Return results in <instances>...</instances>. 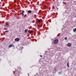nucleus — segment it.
<instances>
[{
	"mask_svg": "<svg viewBox=\"0 0 76 76\" xmlns=\"http://www.w3.org/2000/svg\"><path fill=\"white\" fill-rule=\"evenodd\" d=\"M59 40L58 39H55L53 41V43L54 44H57L58 42V41Z\"/></svg>",
	"mask_w": 76,
	"mask_h": 76,
	"instance_id": "1",
	"label": "nucleus"
},
{
	"mask_svg": "<svg viewBox=\"0 0 76 76\" xmlns=\"http://www.w3.org/2000/svg\"><path fill=\"white\" fill-rule=\"evenodd\" d=\"M19 73H20V72H19V70H18L16 72V75H17V76H19V75H18V74H19Z\"/></svg>",
	"mask_w": 76,
	"mask_h": 76,
	"instance_id": "2",
	"label": "nucleus"
},
{
	"mask_svg": "<svg viewBox=\"0 0 76 76\" xmlns=\"http://www.w3.org/2000/svg\"><path fill=\"white\" fill-rule=\"evenodd\" d=\"M15 41H19L20 40V39L19 38H17L15 39Z\"/></svg>",
	"mask_w": 76,
	"mask_h": 76,
	"instance_id": "3",
	"label": "nucleus"
},
{
	"mask_svg": "<svg viewBox=\"0 0 76 76\" xmlns=\"http://www.w3.org/2000/svg\"><path fill=\"white\" fill-rule=\"evenodd\" d=\"M67 46H68V47H71V43H69L67 44Z\"/></svg>",
	"mask_w": 76,
	"mask_h": 76,
	"instance_id": "4",
	"label": "nucleus"
},
{
	"mask_svg": "<svg viewBox=\"0 0 76 76\" xmlns=\"http://www.w3.org/2000/svg\"><path fill=\"white\" fill-rule=\"evenodd\" d=\"M13 44H11V45H10L9 46H8V48H10L11 47H14V45H13Z\"/></svg>",
	"mask_w": 76,
	"mask_h": 76,
	"instance_id": "5",
	"label": "nucleus"
},
{
	"mask_svg": "<svg viewBox=\"0 0 76 76\" xmlns=\"http://www.w3.org/2000/svg\"><path fill=\"white\" fill-rule=\"evenodd\" d=\"M25 13V11H23L22 12V16H23L24 14H23Z\"/></svg>",
	"mask_w": 76,
	"mask_h": 76,
	"instance_id": "6",
	"label": "nucleus"
},
{
	"mask_svg": "<svg viewBox=\"0 0 76 76\" xmlns=\"http://www.w3.org/2000/svg\"><path fill=\"white\" fill-rule=\"evenodd\" d=\"M28 13H31L32 11L30 10H29L28 11Z\"/></svg>",
	"mask_w": 76,
	"mask_h": 76,
	"instance_id": "7",
	"label": "nucleus"
},
{
	"mask_svg": "<svg viewBox=\"0 0 76 76\" xmlns=\"http://www.w3.org/2000/svg\"><path fill=\"white\" fill-rule=\"evenodd\" d=\"M67 66L68 67H69V63H67Z\"/></svg>",
	"mask_w": 76,
	"mask_h": 76,
	"instance_id": "8",
	"label": "nucleus"
},
{
	"mask_svg": "<svg viewBox=\"0 0 76 76\" xmlns=\"http://www.w3.org/2000/svg\"><path fill=\"white\" fill-rule=\"evenodd\" d=\"M73 31L74 32H76V28H74L73 29Z\"/></svg>",
	"mask_w": 76,
	"mask_h": 76,
	"instance_id": "9",
	"label": "nucleus"
},
{
	"mask_svg": "<svg viewBox=\"0 0 76 76\" xmlns=\"http://www.w3.org/2000/svg\"><path fill=\"white\" fill-rule=\"evenodd\" d=\"M28 31V29H26L25 30L24 32H26Z\"/></svg>",
	"mask_w": 76,
	"mask_h": 76,
	"instance_id": "10",
	"label": "nucleus"
},
{
	"mask_svg": "<svg viewBox=\"0 0 76 76\" xmlns=\"http://www.w3.org/2000/svg\"><path fill=\"white\" fill-rule=\"evenodd\" d=\"M38 23H40V22H41V20H38Z\"/></svg>",
	"mask_w": 76,
	"mask_h": 76,
	"instance_id": "11",
	"label": "nucleus"
},
{
	"mask_svg": "<svg viewBox=\"0 0 76 76\" xmlns=\"http://www.w3.org/2000/svg\"><path fill=\"white\" fill-rule=\"evenodd\" d=\"M56 69H57V68H56V67H54V71H56Z\"/></svg>",
	"mask_w": 76,
	"mask_h": 76,
	"instance_id": "12",
	"label": "nucleus"
},
{
	"mask_svg": "<svg viewBox=\"0 0 76 76\" xmlns=\"http://www.w3.org/2000/svg\"><path fill=\"white\" fill-rule=\"evenodd\" d=\"M32 31H31L30 32H29V34H32Z\"/></svg>",
	"mask_w": 76,
	"mask_h": 76,
	"instance_id": "13",
	"label": "nucleus"
},
{
	"mask_svg": "<svg viewBox=\"0 0 76 76\" xmlns=\"http://www.w3.org/2000/svg\"><path fill=\"white\" fill-rule=\"evenodd\" d=\"M37 25H36V24H35V28H37Z\"/></svg>",
	"mask_w": 76,
	"mask_h": 76,
	"instance_id": "14",
	"label": "nucleus"
},
{
	"mask_svg": "<svg viewBox=\"0 0 76 76\" xmlns=\"http://www.w3.org/2000/svg\"><path fill=\"white\" fill-rule=\"evenodd\" d=\"M65 39H67V37H65Z\"/></svg>",
	"mask_w": 76,
	"mask_h": 76,
	"instance_id": "15",
	"label": "nucleus"
},
{
	"mask_svg": "<svg viewBox=\"0 0 76 76\" xmlns=\"http://www.w3.org/2000/svg\"><path fill=\"white\" fill-rule=\"evenodd\" d=\"M5 32H8V31H6Z\"/></svg>",
	"mask_w": 76,
	"mask_h": 76,
	"instance_id": "16",
	"label": "nucleus"
},
{
	"mask_svg": "<svg viewBox=\"0 0 76 76\" xmlns=\"http://www.w3.org/2000/svg\"><path fill=\"white\" fill-rule=\"evenodd\" d=\"M40 56L41 57H42V55H40Z\"/></svg>",
	"mask_w": 76,
	"mask_h": 76,
	"instance_id": "17",
	"label": "nucleus"
},
{
	"mask_svg": "<svg viewBox=\"0 0 76 76\" xmlns=\"http://www.w3.org/2000/svg\"><path fill=\"white\" fill-rule=\"evenodd\" d=\"M38 27H41V26H38Z\"/></svg>",
	"mask_w": 76,
	"mask_h": 76,
	"instance_id": "18",
	"label": "nucleus"
},
{
	"mask_svg": "<svg viewBox=\"0 0 76 76\" xmlns=\"http://www.w3.org/2000/svg\"><path fill=\"white\" fill-rule=\"evenodd\" d=\"M1 1H3V0H1Z\"/></svg>",
	"mask_w": 76,
	"mask_h": 76,
	"instance_id": "19",
	"label": "nucleus"
},
{
	"mask_svg": "<svg viewBox=\"0 0 76 76\" xmlns=\"http://www.w3.org/2000/svg\"><path fill=\"white\" fill-rule=\"evenodd\" d=\"M39 13H38V14H39Z\"/></svg>",
	"mask_w": 76,
	"mask_h": 76,
	"instance_id": "20",
	"label": "nucleus"
}]
</instances>
